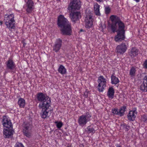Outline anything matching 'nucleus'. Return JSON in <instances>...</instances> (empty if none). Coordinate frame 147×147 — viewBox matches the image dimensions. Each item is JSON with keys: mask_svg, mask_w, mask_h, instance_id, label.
I'll return each instance as SVG.
<instances>
[{"mask_svg": "<svg viewBox=\"0 0 147 147\" xmlns=\"http://www.w3.org/2000/svg\"><path fill=\"white\" fill-rule=\"evenodd\" d=\"M2 124L4 127L7 128L13 127V125L11 120L7 118L6 116H3L2 121Z\"/></svg>", "mask_w": 147, "mask_h": 147, "instance_id": "obj_15", "label": "nucleus"}, {"mask_svg": "<svg viewBox=\"0 0 147 147\" xmlns=\"http://www.w3.org/2000/svg\"><path fill=\"white\" fill-rule=\"evenodd\" d=\"M112 22L111 29L114 33L117 32V34L115 37L114 39L116 42H121L125 38V25L118 17L114 15L110 17Z\"/></svg>", "mask_w": 147, "mask_h": 147, "instance_id": "obj_1", "label": "nucleus"}, {"mask_svg": "<svg viewBox=\"0 0 147 147\" xmlns=\"http://www.w3.org/2000/svg\"><path fill=\"white\" fill-rule=\"evenodd\" d=\"M97 81L98 84L97 88L98 91L100 92H103L106 86V79L103 76H101L98 78Z\"/></svg>", "mask_w": 147, "mask_h": 147, "instance_id": "obj_8", "label": "nucleus"}, {"mask_svg": "<svg viewBox=\"0 0 147 147\" xmlns=\"http://www.w3.org/2000/svg\"><path fill=\"white\" fill-rule=\"evenodd\" d=\"M45 106L42 107H39L40 109H42V110L40 113L41 117L43 119H45L47 117H49L51 113V110L49 109V107L51 105Z\"/></svg>", "mask_w": 147, "mask_h": 147, "instance_id": "obj_9", "label": "nucleus"}, {"mask_svg": "<svg viewBox=\"0 0 147 147\" xmlns=\"http://www.w3.org/2000/svg\"><path fill=\"white\" fill-rule=\"evenodd\" d=\"M114 90L113 87H110L108 91L107 95L108 97L112 99L114 98Z\"/></svg>", "mask_w": 147, "mask_h": 147, "instance_id": "obj_20", "label": "nucleus"}, {"mask_svg": "<svg viewBox=\"0 0 147 147\" xmlns=\"http://www.w3.org/2000/svg\"><path fill=\"white\" fill-rule=\"evenodd\" d=\"M81 6L80 0H71L67 9L69 11H77L80 9Z\"/></svg>", "mask_w": 147, "mask_h": 147, "instance_id": "obj_6", "label": "nucleus"}, {"mask_svg": "<svg viewBox=\"0 0 147 147\" xmlns=\"http://www.w3.org/2000/svg\"><path fill=\"white\" fill-rule=\"evenodd\" d=\"M18 104L20 108H24L25 104V100L23 98H20L18 100Z\"/></svg>", "mask_w": 147, "mask_h": 147, "instance_id": "obj_24", "label": "nucleus"}, {"mask_svg": "<svg viewBox=\"0 0 147 147\" xmlns=\"http://www.w3.org/2000/svg\"><path fill=\"white\" fill-rule=\"evenodd\" d=\"M57 24L62 34L69 36L72 33L71 24L62 15H60L58 18Z\"/></svg>", "mask_w": 147, "mask_h": 147, "instance_id": "obj_2", "label": "nucleus"}, {"mask_svg": "<svg viewBox=\"0 0 147 147\" xmlns=\"http://www.w3.org/2000/svg\"><path fill=\"white\" fill-rule=\"evenodd\" d=\"M6 65L7 69L10 70H13L16 67L15 64L11 59H9L6 62Z\"/></svg>", "mask_w": 147, "mask_h": 147, "instance_id": "obj_19", "label": "nucleus"}, {"mask_svg": "<svg viewBox=\"0 0 147 147\" xmlns=\"http://www.w3.org/2000/svg\"><path fill=\"white\" fill-rule=\"evenodd\" d=\"M123 125L125 128L126 130L128 131L129 129V125L125 124H123Z\"/></svg>", "mask_w": 147, "mask_h": 147, "instance_id": "obj_36", "label": "nucleus"}, {"mask_svg": "<svg viewBox=\"0 0 147 147\" xmlns=\"http://www.w3.org/2000/svg\"><path fill=\"white\" fill-rule=\"evenodd\" d=\"M142 119L144 122L147 123V115H143L142 117Z\"/></svg>", "mask_w": 147, "mask_h": 147, "instance_id": "obj_31", "label": "nucleus"}, {"mask_svg": "<svg viewBox=\"0 0 147 147\" xmlns=\"http://www.w3.org/2000/svg\"><path fill=\"white\" fill-rule=\"evenodd\" d=\"M3 21H0V24L1 25L3 24Z\"/></svg>", "mask_w": 147, "mask_h": 147, "instance_id": "obj_38", "label": "nucleus"}, {"mask_svg": "<svg viewBox=\"0 0 147 147\" xmlns=\"http://www.w3.org/2000/svg\"><path fill=\"white\" fill-rule=\"evenodd\" d=\"M66 147H71L70 146H67Z\"/></svg>", "mask_w": 147, "mask_h": 147, "instance_id": "obj_41", "label": "nucleus"}, {"mask_svg": "<svg viewBox=\"0 0 147 147\" xmlns=\"http://www.w3.org/2000/svg\"><path fill=\"white\" fill-rule=\"evenodd\" d=\"M96 1L99 2H103V0H95Z\"/></svg>", "mask_w": 147, "mask_h": 147, "instance_id": "obj_37", "label": "nucleus"}, {"mask_svg": "<svg viewBox=\"0 0 147 147\" xmlns=\"http://www.w3.org/2000/svg\"><path fill=\"white\" fill-rule=\"evenodd\" d=\"M127 42H123L118 45L116 49L117 53L119 54H123L127 49Z\"/></svg>", "mask_w": 147, "mask_h": 147, "instance_id": "obj_12", "label": "nucleus"}, {"mask_svg": "<svg viewBox=\"0 0 147 147\" xmlns=\"http://www.w3.org/2000/svg\"><path fill=\"white\" fill-rule=\"evenodd\" d=\"M137 113L136 109V108L133 109L132 110L129 111L127 115L128 119L130 121H134L136 117Z\"/></svg>", "mask_w": 147, "mask_h": 147, "instance_id": "obj_17", "label": "nucleus"}, {"mask_svg": "<svg viewBox=\"0 0 147 147\" xmlns=\"http://www.w3.org/2000/svg\"><path fill=\"white\" fill-rule=\"evenodd\" d=\"M105 13L106 14H109L110 11V9L109 7H106L105 9Z\"/></svg>", "mask_w": 147, "mask_h": 147, "instance_id": "obj_34", "label": "nucleus"}, {"mask_svg": "<svg viewBox=\"0 0 147 147\" xmlns=\"http://www.w3.org/2000/svg\"><path fill=\"white\" fill-rule=\"evenodd\" d=\"M117 147H122L121 146H120L118 145H117Z\"/></svg>", "mask_w": 147, "mask_h": 147, "instance_id": "obj_39", "label": "nucleus"}, {"mask_svg": "<svg viewBox=\"0 0 147 147\" xmlns=\"http://www.w3.org/2000/svg\"><path fill=\"white\" fill-rule=\"evenodd\" d=\"M111 83L113 84L116 85L119 82V80L118 78L112 75L111 76Z\"/></svg>", "mask_w": 147, "mask_h": 147, "instance_id": "obj_21", "label": "nucleus"}, {"mask_svg": "<svg viewBox=\"0 0 147 147\" xmlns=\"http://www.w3.org/2000/svg\"><path fill=\"white\" fill-rule=\"evenodd\" d=\"M143 65L144 68L147 69V59L144 62Z\"/></svg>", "mask_w": 147, "mask_h": 147, "instance_id": "obj_35", "label": "nucleus"}, {"mask_svg": "<svg viewBox=\"0 0 147 147\" xmlns=\"http://www.w3.org/2000/svg\"><path fill=\"white\" fill-rule=\"evenodd\" d=\"M85 93H85V94H84L85 95V97H88V96H87V94L86 95H85Z\"/></svg>", "mask_w": 147, "mask_h": 147, "instance_id": "obj_40", "label": "nucleus"}, {"mask_svg": "<svg viewBox=\"0 0 147 147\" xmlns=\"http://www.w3.org/2000/svg\"><path fill=\"white\" fill-rule=\"evenodd\" d=\"M70 11L69 16L72 22H75L78 20L80 16V12L78 11Z\"/></svg>", "mask_w": 147, "mask_h": 147, "instance_id": "obj_14", "label": "nucleus"}, {"mask_svg": "<svg viewBox=\"0 0 147 147\" xmlns=\"http://www.w3.org/2000/svg\"><path fill=\"white\" fill-rule=\"evenodd\" d=\"M140 89L142 92H147V84L143 82L140 85Z\"/></svg>", "mask_w": 147, "mask_h": 147, "instance_id": "obj_25", "label": "nucleus"}, {"mask_svg": "<svg viewBox=\"0 0 147 147\" xmlns=\"http://www.w3.org/2000/svg\"><path fill=\"white\" fill-rule=\"evenodd\" d=\"M94 11L95 14L98 16H100V14L99 11L100 5L98 3H96L94 5Z\"/></svg>", "mask_w": 147, "mask_h": 147, "instance_id": "obj_22", "label": "nucleus"}, {"mask_svg": "<svg viewBox=\"0 0 147 147\" xmlns=\"http://www.w3.org/2000/svg\"><path fill=\"white\" fill-rule=\"evenodd\" d=\"M86 131L88 134L91 133L93 134L95 132L94 129L91 125L88 126L86 128Z\"/></svg>", "mask_w": 147, "mask_h": 147, "instance_id": "obj_27", "label": "nucleus"}, {"mask_svg": "<svg viewBox=\"0 0 147 147\" xmlns=\"http://www.w3.org/2000/svg\"><path fill=\"white\" fill-rule=\"evenodd\" d=\"M92 14L91 12L86 13V17L85 21V27L89 28L91 27L93 24V19L92 18Z\"/></svg>", "mask_w": 147, "mask_h": 147, "instance_id": "obj_10", "label": "nucleus"}, {"mask_svg": "<svg viewBox=\"0 0 147 147\" xmlns=\"http://www.w3.org/2000/svg\"><path fill=\"white\" fill-rule=\"evenodd\" d=\"M62 40L60 38L56 40L55 44L53 46V51L55 53L58 52L61 47Z\"/></svg>", "mask_w": 147, "mask_h": 147, "instance_id": "obj_16", "label": "nucleus"}, {"mask_svg": "<svg viewBox=\"0 0 147 147\" xmlns=\"http://www.w3.org/2000/svg\"><path fill=\"white\" fill-rule=\"evenodd\" d=\"M14 147H24L23 144L20 143H16L14 146Z\"/></svg>", "mask_w": 147, "mask_h": 147, "instance_id": "obj_32", "label": "nucleus"}, {"mask_svg": "<svg viewBox=\"0 0 147 147\" xmlns=\"http://www.w3.org/2000/svg\"><path fill=\"white\" fill-rule=\"evenodd\" d=\"M112 113L114 115H118L120 116L119 111L117 108L113 109L112 110Z\"/></svg>", "mask_w": 147, "mask_h": 147, "instance_id": "obj_29", "label": "nucleus"}, {"mask_svg": "<svg viewBox=\"0 0 147 147\" xmlns=\"http://www.w3.org/2000/svg\"><path fill=\"white\" fill-rule=\"evenodd\" d=\"M136 71V69L134 67H133L131 68L129 71V75L131 77H133L135 76Z\"/></svg>", "mask_w": 147, "mask_h": 147, "instance_id": "obj_28", "label": "nucleus"}, {"mask_svg": "<svg viewBox=\"0 0 147 147\" xmlns=\"http://www.w3.org/2000/svg\"><path fill=\"white\" fill-rule=\"evenodd\" d=\"M13 127L4 129L3 133V136L5 138H10L12 137L14 133Z\"/></svg>", "mask_w": 147, "mask_h": 147, "instance_id": "obj_13", "label": "nucleus"}, {"mask_svg": "<svg viewBox=\"0 0 147 147\" xmlns=\"http://www.w3.org/2000/svg\"><path fill=\"white\" fill-rule=\"evenodd\" d=\"M91 117V114L89 112H87L85 114L80 116L78 120L79 125L84 126L88 122L90 121Z\"/></svg>", "mask_w": 147, "mask_h": 147, "instance_id": "obj_7", "label": "nucleus"}, {"mask_svg": "<svg viewBox=\"0 0 147 147\" xmlns=\"http://www.w3.org/2000/svg\"><path fill=\"white\" fill-rule=\"evenodd\" d=\"M58 71L59 73L61 74H66L67 71L65 67L62 65H60L58 69Z\"/></svg>", "mask_w": 147, "mask_h": 147, "instance_id": "obj_23", "label": "nucleus"}, {"mask_svg": "<svg viewBox=\"0 0 147 147\" xmlns=\"http://www.w3.org/2000/svg\"><path fill=\"white\" fill-rule=\"evenodd\" d=\"M57 1H60L61 0H56Z\"/></svg>", "mask_w": 147, "mask_h": 147, "instance_id": "obj_42", "label": "nucleus"}, {"mask_svg": "<svg viewBox=\"0 0 147 147\" xmlns=\"http://www.w3.org/2000/svg\"><path fill=\"white\" fill-rule=\"evenodd\" d=\"M138 50L136 47H132L128 51V54L131 57L136 56L138 54Z\"/></svg>", "mask_w": 147, "mask_h": 147, "instance_id": "obj_18", "label": "nucleus"}, {"mask_svg": "<svg viewBox=\"0 0 147 147\" xmlns=\"http://www.w3.org/2000/svg\"><path fill=\"white\" fill-rule=\"evenodd\" d=\"M126 109V107L125 105H123L120 107L119 110L120 117H122L124 115Z\"/></svg>", "mask_w": 147, "mask_h": 147, "instance_id": "obj_26", "label": "nucleus"}, {"mask_svg": "<svg viewBox=\"0 0 147 147\" xmlns=\"http://www.w3.org/2000/svg\"><path fill=\"white\" fill-rule=\"evenodd\" d=\"M26 9L27 14L31 13L35 8L34 2L32 0H28L26 2Z\"/></svg>", "mask_w": 147, "mask_h": 147, "instance_id": "obj_11", "label": "nucleus"}, {"mask_svg": "<svg viewBox=\"0 0 147 147\" xmlns=\"http://www.w3.org/2000/svg\"><path fill=\"white\" fill-rule=\"evenodd\" d=\"M33 126L30 122H25L23 124V132L24 135L30 138L32 136Z\"/></svg>", "mask_w": 147, "mask_h": 147, "instance_id": "obj_5", "label": "nucleus"}, {"mask_svg": "<svg viewBox=\"0 0 147 147\" xmlns=\"http://www.w3.org/2000/svg\"><path fill=\"white\" fill-rule=\"evenodd\" d=\"M36 97L37 100L42 103L39 104V107H44L45 105H47V107L51 105V102L50 98L48 96H45L43 93H38L36 94Z\"/></svg>", "mask_w": 147, "mask_h": 147, "instance_id": "obj_3", "label": "nucleus"}, {"mask_svg": "<svg viewBox=\"0 0 147 147\" xmlns=\"http://www.w3.org/2000/svg\"><path fill=\"white\" fill-rule=\"evenodd\" d=\"M55 123L57 128L60 129L63 126V124L61 122H58L57 121H55Z\"/></svg>", "mask_w": 147, "mask_h": 147, "instance_id": "obj_30", "label": "nucleus"}, {"mask_svg": "<svg viewBox=\"0 0 147 147\" xmlns=\"http://www.w3.org/2000/svg\"><path fill=\"white\" fill-rule=\"evenodd\" d=\"M14 16L13 14H6L4 16V21L5 24L9 30L14 29L16 27L15 21L14 19Z\"/></svg>", "mask_w": 147, "mask_h": 147, "instance_id": "obj_4", "label": "nucleus"}, {"mask_svg": "<svg viewBox=\"0 0 147 147\" xmlns=\"http://www.w3.org/2000/svg\"><path fill=\"white\" fill-rule=\"evenodd\" d=\"M143 82L145 83V84H147V73L145 74V75L143 78Z\"/></svg>", "mask_w": 147, "mask_h": 147, "instance_id": "obj_33", "label": "nucleus"}]
</instances>
